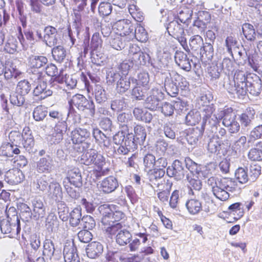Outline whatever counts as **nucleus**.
Returning a JSON list of instances; mask_svg holds the SVG:
<instances>
[{"label": "nucleus", "instance_id": "obj_1", "mask_svg": "<svg viewBox=\"0 0 262 262\" xmlns=\"http://www.w3.org/2000/svg\"><path fill=\"white\" fill-rule=\"evenodd\" d=\"M113 205L103 204L99 207V211L102 217L101 227L107 234L114 235L122 228V224L119 221L124 217V214L121 211H114Z\"/></svg>", "mask_w": 262, "mask_h": 262}, {"label": "nucleus", "instance_id": "obj_2", "mask_svg": "<svg viewBox=\"0 0 262 262\" xmlns=\"http://www.w3.org/2000/svg\"><path fill=\"white\" fill-rule=\"evenodd\" d=\"M214 111L213 107L211 105H207L204 108L201 129H200L196 128L195 130H193V134H198V132H199V135L195 136V137L191 136L190 135H187V140L188 141L193 138V141L190 142L191 144L192 142L194 143L197 142L199 140V137L202 135L205 129L212 133H216L217 126L219 125V119L216 115L212 114Z\"/></svg>", "mask_w": 262, "mask_h": 262}, {"label": "nucleus", "instance_id": "obj_3", "mask_svg": "<svg viewBox=\"0 0 262 262\" xmlns=\"http://www.w3.org/2000/svg\"><path fill=\"white\" fill-rule=\"evenodd\" d=\"M115 143L120 146L115 150L120 155H126L137 148V142L132 133H127L125 136L123 132H119L114 136Z\"/></svg>", "mask_w": 262, "mask_h": 262}, {"label": "nucleus", "instance_id": "obj_4", "mask_svg": "<svg viewBox=\"0 0 262 262\" xmlns=\"http://www.w3.org/2000/svg\"><path fill=\"white\" fill-rule=\"evenodd\" d=\"M90 132L86 128H76L71 132V140L74 144L81 145L79 151L82 152L90 147L91 143L86 141L90 138Z\"/></svg>", "mask_w": 262, "mask_h": 262}, {"label": "nucleus", "instance_id": "obj_5", "mask_svg": "<svg viewBox=\"0 0 262 262\" xmlns=\"http://www.w3.org/2000/svg\"><path fill=\"white\" fill-rule=\"evenodd\" d=\"M71 108L75 106L80 111L89 110L92 116H94L95 113V105L93 101L88 100L84 96L76 94L72 97L69 101Z\"/></svg>", "mask_w": 262, "mask_h": 262}, {"label": "nucleus", "instance_id": "obj_6", "mask_svg": "<svg viewBox=\"0 0 262 262\" xmlns=\"http://www.w3.org/2000/svg\"><path fill=\"white\" fill-rule=\"evenodd\" d=\"M31 79L34 80V81L37 83V85L33 90L34 96H39L40 99H43L52 95L53 91L48 88L47 82L42 80L41 73L33 74Z\"/></svg>", "mask_w": 262, "mask_h": 262}, {"label": "nucleus", "instance_id": "obj_7", "mask_svg": "<svg viewBox=\"0 0 262 262\" xmlns=\"http://www.w3.org/2000/svg\"><path fill=\"white\" fill-rule=\"evenodd\" d=\"M236 115L232 110H228L224 113V115L219 116V121L223 119V124L228 128L231 134L237 133L240 129V125L236 120Z\"/></svg>", "mask_w": 262, "mask_h": 262}, {"label": "nucleus", "instance_id": "obj_8", "mask_svg": "<svg viewBox=\"0 0 262 262\" xmlns=\"http://www.w3.org/2000/svg\"><path fill=\"white\" fill-rule=\"evenodd\" d=\"M167 30L169 34L177 39L182 46H184L186 44L184 28L177 20L170 21L167 27Z\"/></svg>", "mask_w": 262, "mask_h": 262}, {"label": "nucleus", "instance_id": "obj_9", "mask_svg": "<svg viewBox=\"0 0 262 262\" xmlns=\"http://www.w3.org/2000/svg\"><path fill=\"white\" fill-rule=\"evenodd\" d=\"M0 228L3 234H9V237L17 235L20 231V222L3 219L0 223Z\"/></svg>", "mask_w": 262, "mask_h": 262}, {"label": "nucleus", "instance_id": "obj_10", "mask_svg": "<svg viewBox=\"0 0 262 262\" xmlns=\"http://www.w3.org/2000/svg\"><path fill=\"white\" fill-rule=\"evenodd\" d=\"M66 176L64 181H66L68 183L78 188L82 186L81 172L78 167H68L66 170Z\"/></svg>", "mask_w": 262, "mask_h": 262}, {"label": "nucleus", "instance_id": "obj_11", "mask_svg": "<svg viewBox=\"0 0 262 262\" xmlns=\"http://www.w3.org/2000/svg\"><path fill=\"white\" fill-rule=\"evenodd\" d=\"M59 40V35L57 30L55 27L48 26L44 28L43 41L47 46L54 47L58 43Z\"/></svg>", "mask_w": 262, "mask_h": 262}, {"label": "nucleus", "instance_id": "obj_12", "mask_svg": "<svg viewBox=\"0 0 262 262\" xmlns=\"http://www.w3.org/2000/svg\"><path fill=\"white\" fill-rule=\"evenodd\" d=\"M159 76L164 79V88L167 94L171 97H176L179 92V86L177 82L173 81L172 73H161Z\"/></svg>", "mask_w": 262, "mask_h": 262}, {"label": "nucleus", "instance_id": "obj_13", "mask_svg": "<svg viewBox=\"0 0 262 262\" xmlns=\"http://www.w3.org/2000/svg\"><path fill=\"white\" fill-rule=\"evenodd\" d=\"M163 93L157 88L152 89L151 94L148 96L145 102V107L151 110H156L160 108V103L163 98Z\"/></svg>", "mask_w": 262, "mask_h": 262}, {"label": "nucleus", "instance_id": "obj_14", "mask_svg": "<svg viewBox=\"0 0 262 262\" xmlns=\"http://www.w3.org/2000/svg\"><path fill=\"white\" fill-rule=\"evenodd\" d=\"M166 172L169 177H173L177 180H181L184 178L187 171L184 169L182 162L176 160L171 166L167 167Z\"/></svg>", "mask_w": 262, "mask_h": 262}, {"label": "nucleus", "instance_id": "obj_15", "mask_svg": "<svg viewBox=\"0 0 262 262\" xmlns=\"http://www.w3.org/2000/svg\"><path fill=\"white\" fill-rule=\"evenodd\" d=\"M116 28L118 31L117 34L122 37L127 36L128 40H130L131 34L135 29V25L128 19H122L116 23Z\"/></svg>", "mask_w": 262, "mask_h": 262}, {"label": "nucleus", "instance_id": "obj_16", "mask_svg": "<svg viewBox=\"0 0 262 262\" xmlns=\"http://www.w3.org/2000/svg\"><path fill=\"white\" fill-rule=\"evenodd\" d=\"M21 72L9 63L5 64L4 75L7 80H9V84L10 87H13L17 81V78L21 74Z\"/></svg>", "mask_w": 262, "mask_h": 262}, {"label": "nucleus", "instance_id": "obj_17", "mask_svg": "<svg viewBox=\"0 0 262 262\" xmlns=\"http://www.w3.org/2000/svg\"><path fill=\"white\" fill-rule=\"evenodd\" d=\"M98 186L101 191L107 194L114 191L118 187L119 183L117 179L110 176L104 179Z\"/></svg>", "mask_w": 262, "mask_h": 262}, {"label": "nucleus", "instance_id": "obj_18", "mask_svg": "<svg viewBox=\"0 0 262 262\" xmlns=\"http://www.w3.org/2000/svg\"><path fill=\"white\" fill-rule=\"evenodd\" d=\"M247 83L242 84H232L230 82H225L224 86L228 92L236 96L238 98L243 97L246 96L247 93Z\"/></svg>", "mask_w": 262, "mask_h": 262}, {"label": "nucleus", "instance_id": "obj_19", "mask_svg": "<svg viewBox=\"0 0 262 262\" xmlns=\"http://www.w3.org/2000/svg\"><path fill=\"white\" fill-rule=\"evenodd\" d=\"M5 181L11 185H15L20 183L24 179L23 174L17 168L10 169L5 174Z\"/></svg>", "mask_w": 262, "mask_h": 262}, {"label": "nucleus", "instance_id": "obj_20", "mask_svg": "<svg viewBox=\"0 0 262 262\" xmlns=\"http://www.w3.org/2000/svg\"><path fill=\"white\" fill-rule=\"evenodd\" d=\"M68 125L65 121H59L55 125L53 133L52 141L54 144L59 143L63 139V135L67 132Z\"/></svg>", "mask_w": 262, "mask_h": 262}, {"label": "nucleus", "instance_id": "obj_21", "mask_svg": "<svg viewBox=\"0 0 262 262\" xmlns=\"http://www.w3.org/2000/svg\"><path fill=\"white\" fill-rule=\"evenodd\" d=\"M176 63L182 69L186 71H190L191 69L190 61L187 55L182 51H176L174 55Z\"/></svg>", "mask_w": 262, "mask_h": 262}, {"label": "nucleus", "instance_id": "obj_22", "mask_svg": "<svg viewBox=\"0 0 262 262\" xmlns=\"http://www.w3.org/2000/svg\"><path fill=\"white\" fill-rule=\"evenodd\" d=\"M103 251V247L99 242H93L89 244L86 248L87 256L92 259L99 257Z\"/></svg>", "mask_w": 262, "mask_h": 262}, {"label": "nucleus", "instance_id": "obj_23", "mask_svg": "<svg viewBox=\"0 0 262 262\" xmlns=\"http://www.w3.org/2000/svg\"><path fill=\"white\" fill-rule=\"evenodd\" d=\"M48 192L49 196L55 201L59 202L62 198L61 187L57 182H50Z\"/></svg>", "mask_w": 262, "mask_h": 262}, {"label": "nucleus", "instance_id": "obj_24", "mask_svg": "<svg viewBox=\"0 0 262 262\" xmlns=\"http://www.w3.org/2000/svg\"><path fill=\"white\" fill-rule=\"evenodd\" d=\"M63 254L65 262H79L77 260L78 256L73 244H69L64 246Z\"/></svg>", "mask_w": 262, "mask_h": 262}, {"label": "nucleus", "instance_id": "obj_25", "mask_svg": "<svg viewBox=\"0 0 262 262\" xmlns=\"http://www.w3.org/2000/svg\"><path fill=\"white\" fill-rule=\"evenodd\" d=\"M105 164V158L102 155L97 152L92 164L95 165L98 168L97 174L98 176L101 177L107 174L109 169L107 168L104 167Z\"/></svg>", "mask_w": 262, "mask_h": 262}, {"label": "nucleus", "instance_id": "obj_26", "mask_svg": "<svg viewBox=\"0 0 262 262\" xmlns=\"http://www.w3.org/2000/svg\"><path fill=\"white\" fill-rule=\"evenodd\" d=\"M255 114V111L253 108H247L239 116V121L242 126L244 127H250L252 124V120L254 118Z\"/></svg>", "mask_w": 262, "mask_h": 262}, {"label": "nucleus", "instance_id": "obj_27", "mask_svg": "<svg viewBox=\"0 0 262 262\" xmlns=\"http://www.w3.org/2000/svg\"><path fill=\"white\" fill-rule=\"evenodd\" d=\"M53 167V160L49 156L40 158L37 163V170L39 172H49Z\"/></svg>", "mask_w": 262, "mask_h": 262}, {"label": "nucleus", "instance_id": "obj_28", "mask_svg": "<svg viewBox=\"0 0 262 262\" xmlns=\"http://www.w3.org/2000/svg\"><path fill=\"white\" fill-rule=\"evenodd\" d=\"M20 150L9 142L3 143L0 147V156L12 157L13 154H18Z\"/></svg>", "mask_w": 262, "mask_h": 262}, {"label": "nucleus", "instance_id": "obj_29", "mask_svg": "<svg viewBox=\"0 0 262 262\" xmlns=\"http://www.w3.org/2000/svg\"><path fill=\"white\" fill-rule=\"evenodd\" d=\"M117 232L116 241L118 244L125 246L130 242L132 235L128 230L121 228Z\"/></svg>", "mask_w": 262, "mask_h": 262}, {"label": "nucleus", "instance_id": "obj_30", "mask_svg": "<svg viewBox=\"0 0 262 262\" xmlns=\"http://www.w3.org/2000/svg\"><path fill=\"white\" fill-rule=\"evenodd\" d=\"M55 246L53 241L50 239H46L43 243L42 256L47 261L51 260L55 252Z\"/></svg>", "mask_w": 262, "mask_h": 262}, {"label": "nucleus", "instance_id": "obj_31", "mask_svg": "<svg viewBox=\"0 0 262 262\" xmlns=\"http://www.w3.org/2000/svg\"><path fill=\"white\" fill-rule=\"evenodd\" d=\"M133 114L137 120L145 123H150L152 119V116L149 112L140 107H135Z\"/></svg>", "mask_w": 262, "mask_h": 262}, {"label": "nucleus", "instance_id": "obj_32", "mask_svg": "<svg viewBox=\"0 0 262 262\" xmlns=\"http://www.w3.org/2000/svg\"><path fill=\"white\" fill-rule=\"evenodd\" d=\"M93 135L96 142L105 147H108L110 145V140L99 129L94 128Z\"/></svg>", "mask_w": 262, "mask_h": 262}, {"label": "nucleus", "instance_id": "obj_33", "mask_svg": "<svg viewBox=\"0 0 262 262\" xmlns=\"http://www.w3.org/2000/svg\"><path fill=\"white\" fill-rule=\"evenodd\" d=\"M48 60L44 56H32L29 58V63L31 68L40 69L46 66Z\"/></svg>", "mask_w": 262, "mask_h": 262}, {"label": "nucleus", "instance_id": "obj_34", "mask_svg": "<svg viewBox=\"0 0 262 262\" xmlns=\"http://www.w3.org/2000/svg\"><path fill=\"white\" fill-rule=\"evenodd\" d=\"M130 86V78L122 74V77L116 84V90L120 94L126 92Z\"/></svg>", "mask_w": 262, "mask_h": 262}, {"label": "nucleus", "instance_id": "obj_35", "mask_svg": "<svg viewBox=\"0 0 262 262\" xmlns=\"http://www.w3.org/2000/svg\"><path fill=\"white\" fill-rule=\"evenodd\" d=\"M135 38L137 40L145 42L148 40V34L144 27L141 25L135 26L133 33L131 34V39Z\"/></svg>", "mask_w": 262, "mask_h": 262}, {"label": "nucleus", "instance_id": "obj_36", "mask_svg": "<svg viewBox=\"0 0 262 262\" xmlns=\"http://www.w3.org/2000/svg\"><path fill=\"white\" fill-rule=\"evenodd\" d=\"M32 203L34 216L37 218L43 217L45 214V209L42 202L40 200L35 199L32 201Z\"/></svg>", "mask_w": 262, "mask_h": 262}, {"label": "nucleus", "instance_id": "obj_37", "mask_svg": "<svg viewBox=\"0 0 262 262\" xmlns=\"http://www.w3.org/2000/svg\"><path fill=\"white\" fill-rule=\"evenodd\" d=\"M134 135L133 137L136 139L137 142L140 144H143L146 137V132L145 127L140 124H136L134 126Z\"/></svg>", "mask_w": 262, "mask_h": 262}, {"label": "nucleus", "instance_id": "obj_38", "mask_svg": "<svg viewBox=\"0 0 262 262\" xmlns=\"http://www.w3.org/2000/svg\"><path fill=\"white\" fill-rule=\"evenodd\" d=\"M188 212L193 215L198 214L202 209V203L198 200L191 199L186 203Z\"/></svg>", "mask_w": 262, "mask_h": 262}, {"label": "nucleus", "instance_id": "obj_39", "mask_svg": "<svg viewBox=\"0 0 262 262\" xmlns=\"http://www.w3.org/2000/svg\"><path fill=\"white\" fill-rule=\"evenodd\" d=\"M52 54L54 60L60 63L65 59L67 52L62 46H57L52 49Z\"/></svg>", "mask_w": 262, "mask_h": 262}, {"label": "nucleus", "instance_id": "obj_40", "mask_svg": "<svg viewBox=\"0 0 262 262\" xmlns=\"http://www.w3.org/2000/svg\"><path fill=\"white\" fill-rule=\"evenodd\" d=\"M97 152L96 150L93 149H90L87 151L84 152L81 156V163L88 166L92 164Z\"/></svg>", "mask_w": 262, "mask_h": 262}, {"label": "nucleus", "instance_id": "obj_41", "mask_svg": "<svg viewBox=\"0 0 262 262\" xmlns=\"http://www.w3.org/2000/svg\"><path fill=\"white\" fill-rule=\"evenodd\" d=\"M225 46L229 54L233 57V51L235 52L239 49V45L236 39L231 36H228L225 40Z\"/></svg>", "mask_w": 262, "mask_h": 262}, {"label": "nucleus", "instance_id": "obj_42", "mask_svg": "<svg viewBox=\"0 0 262 262\" xmlns=\"http://www.w3.org/2000/svg\"><path fill=\"white\" fill-rule=\"evenodd\" d=\"M212 191L217 199L222 201L227 200L229 197L228 192L225 188L222 187L221 184L219 183L218 186L213 188Z\"/></svg>", "mask_w": 262, "mask_h": 262}, {"label": "nucleus", "instance_id": "obj_43", "mask_svg": "<svg viewBox=\"0 0 262 262\" xmlns=\"http://www.w3.org/2000/svg\"><path fill=\"white\" fill-rule=\"evenodd\" d=\"M200 112L192 110L190 111L185 117L186 123L188 125H194L201 120Z\"/></svg>", "mask_w": 262, "mask_h": 262}, {"label": "nucleus", "instance_id": "obj_44", "mask_svg": "<svg viewBox=\"0 0 262 262\" xmlns=\"http://www.w3.org/2000/svg\"><path fill=\"white\" fill-rule=\"evenodd\" d=\"M47 108L43 105L36 106L33 112V118L36 121H42L47 116Z\"/></svg>", "mask_w": 262, "mask_h": 262}, {"label": "nucleus", "instance_id": "obj_45", "mask_svg": "<svg viewBox=\"0 0 262 262\" xmlns=\"http://www.w3.org/2000/svg\"><path fill=\"white\" fill-rule=\"evenodd\" d=\"M118 122L122 127L128 128L133 121V117L130 114L122 113L117 117Z\"/></svg>", "mask_w": 262, "mask_h": 262}, {"label": "nucleus", "instance_id": "obj_46", "mask_svg": "<svg viewBox=\"0 0 262 262\" xmlns=\"http://www.w3.org/2000/svg\"><path fill=\"white\" fill-rule=\"evenodd\" d=\"M112 47L117 50H121L125 47V42L123 40L122 36L119 34L116 35L114 37L111 36L109 41Z\"/></svg>", "mask_w": 262, "mask_h": 262}, {"label": "nucleus", "instance_id": "obj_47", "mask_svg": "<svg viewBox=\"0 0 262 262\" xmlns=\"http://www.w3.org/2000/svg\"><path fill=\"white\" fill-rule=\"evenodd\" d=\"M242 30L245 37L249 40H254L256 36L255 29L253 26L248 23H245L243 25Z\"/></svg>", "mask_w": 262, "mask_h": 262}, {"label": "nucleus", "instance_id": "obj_48", "mask_svg": "<svg viewBox=\"0 0 262 262\" xmlns=\"http://www.w3.org/2000/svg\"><path fill=\"white\" fill-rule=\"evenodd\" d=\"M186 178L190 188L196 190L201 189L202 187V182L196 174L193 173L187 174Z\"/></svg>", "mask_w": 262, "mask_h": 262}, {"label": "nucleus", "instance_id": "obj_49", "mask_svg": "<svg viewBox=\"0 0 262 262\" xmlns=\"http://www.w3.org/2000/svg\"><path fill=\"white\" fill-rule=\"evenodd\" d=\"M156 158L151 154H147L143 158L144 170L148 172L155 168Z\"/></svg>", "mask_w": 262, "mask_h": 262}, {"label": "nucleus", "instance_id": "obj_50", "mask_svg": "<svg viewBox=\"0 0 262 262\" xmlns=\"http://www.w3.org/2000/svg\"><path fill=\"white\" fill-rule=\"evenodd\" d=\"M247 138L245 136H241L237 140L232 146V149L236 153L240 154L247 149Z\"/></svg>", "mask_w": 262, "mask_h": 262}, {"label": "nucleus", "instance_id": "obj_51", "mask_svg": "<svg viewBox=\"0 0 262 262\" xmlns=\"http://www.w3.org/2000/svg\"><path fill=\"white\" fill-rule=\"evenodd\" d=\"M9 143L13 144L15 147H19L22 142V135L21 133L17 130H12L8 135Z\"/></svg>", "mask_w": 262, "mask_h": 262}, {"label": "nucleus", "instance_id": "obj_52", "mask_svg": "<svg viewBox=\"0 0 262 262\" xmlns=\"http://www.w3.org/2000/svg\"><path fill=\"white\" fill-rule=\"evenodd\" d=\"M10 101L12 104L20 106L24 104L25 99L24 95L17 91L16 92L13 91L10 94Z\"/></svg>", "mask_w": 262, "mask_h": 262}, {"label": "nucleus", "instance_id": "obj_53", "mask_svg": "<svg viewBox=\"0 0 262 262\" xmlns=\"http://www.w3.org/2000/svg\"><path fill=\"white\" fill-rule=\"evenodd\" d=\"M203 46L200 49V54L202 57H205L208 60L211 59L213 55V48L210 43H203Z\"/></svg>", "mask_w": 262, "mask_h": 262}, {"label": "nucleus", "instance_id": "obj_54", "mask_svg": "<svg viewBox=\"0 0 262 262\" xmlns=\"http://www.w3.org/2000/svg\"><path fill=\"white\" fill-rule=\"evenodd\" d=\"M132 61L137 65H145L148 62L150 57L148 54L145 52H140L135 54L134 57H132Z\"/></svg>", "mask_w": 262, "mask_h": 262}, {"label": "nucleus", "instance_id": "obj_55", "mask_svg": "<svg viewBox=\"0 0 262 262\" xmlns=\"http://www.w3.org/2000/svg\"><path fill=\"white\" fill-rule=\"evenodd\" d=\"M203 45V40L200 35H194L189 40V46L192 51H200L202 45Z\"/></svg>", "mask_w": 262, "mask_h": 262}, {"label": "nucleus", "instance_id": "obj_56", "mask_svg": "<svg viewBox=\"0 0 262 262\" xmlns=\"http://www.w3.org/2000/svg\"><path fill=\"white\" fill-rule=\"evenodd\" d=\"M52 178L49 176L43 175L38 180L37 184V188L41 191H45L49 189V185L51 181Z\"/></svg>", "mask_w": 262, "mask_h": 262}, {"label": "nucleus", "instance_id": "obj_57", "mask_svg": "<svg viewBox=\"0 0 262 262\" xmlns=\"http://www.w3.org/2000/svg\"><path fill=\"white\" fill-rule=\"evenodd\" d=\"M235 176L240 183L245 184L249 180L248 169L247 168L239 167L235 171Z\"/></svg>", "mask_w": 262, "mask_h": 262}, {"label": "nucleus", "instance_id": "obj_58", "mask_svg": "<svg viewBox=\"0 0 262 262\" xmlns=\"http://www.w3.org/2000/svg\"><path fill=\"white\" fill-rule=\"evenodd\" d=\"M94 95L95 99L98 103L105 102L107 99L105 90L103 87L99 84L95 85L94 89Z\"/></svg>", "mask_w": 262, "mask_h": 262}, {"label": "nucleus", "instance_id": "obj_59", "mask_svg": "<svg viewBox=\"0 0 262 262\" xmlns=\"http://www.w3.org/2000/svg\"><path fill=\"white\" fill-rule=\"evenodd\" d=\"M221 183L222 185V187L225 188L228 192H233L235 190L237 187V183L231 178H222L221 179Z\"/></svg>", "mask_w": 262, "mask_h": 262}, {"label": "nucleus", "instance_id": "obj_60", "mask_svg": "<svg viewBox=\"0 0 262 262\" xmlns=\"http://www.w3.org/2000/svg\"><path fill=\"white\" fill-rule=\"evenodd\" d=\"M81 218V210L79 208H75L70 213V223L72 226H76L79 224Z\"/></svg>", "mask_w": 262, "mask_h": 262}, {"label": "nucleus", "instance_id": "obj_61", "mask_svg": "<svg viewBox=\"0 0 262 262\" xmlns=\"http://www.w3.org/2000/svg\"><path fill=\"white\" fill-rule=\"evenodd\" d=\"M147 172L150 181L152 182L162 178L164 176L165 171L163 168H154Z\"/></svg>", "mask_w": 262, "mask_h": 262}, {"label": "nucleus", "instance_id": "obj_62", "mask_svg": "<svg viewBox=\"0 0 262 262\" xmlns=\"http://www.w3.org/2000/svg\"><path fill=\"white\" fill-rule=\"evenodd\" d=\"M18 208L20 211V216L24 217L26 221H28L31 218L33 213L30 207L25 203H20Z\"/></svg>", "mask_w": 262, "mask_h": 262}, {"label": "nucleus", "instance_id": "obj_63", "mask_svg": "<svg viewBox=\"0 0 262 262\" xmlns=\"http://www.w3.org/2000/svg\"><path fill=\"white\" fill-rule=\"evenodd\" d=\"M261 85L260 80L249 83V85H247V92L253 96H258L261 92Z\"/></svg>", "mask_w": 262, "mask_h": 262}, {"label": "nucleus", "instance_id": "obj_64", "mask_svg": "<svg viewBox=\"0 0 262 262\" xmlns=\"http://www.w3.org/2000/svg\"><path fill=\"white\" fill-rule=\"evenodd\" d=\"M16 89L18 92L25 96L30 92L31 86L29 81L26 80H23L18 82Z\"/></svg>", "mask_w": 262, "mask_h": 262}]
</instances>
